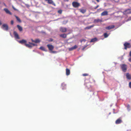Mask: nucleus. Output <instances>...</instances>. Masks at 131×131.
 Instances as JSON below:
<instances>
[{
	"instance_id": "1",
	"label": "nucleus",
	"mask_w": 131,
	"mask_h": 131,
	"mask_svg": "<svg viewBox=\"0 0 131 131\" xmlns=\"http://www.w3.org/2000/svg\"><path fill=\"white\" fill-rule=\"evenodd\" d=\"M120 66L122 71L124 72H126L127 69V66L125 64H123L120 65Z\"/></svg>"
},
{
	"instance_id": "2",
	"label": "nucleus",
	"mask_w": 131,
	"mask_h": 131,
	"mask_svg": "<svg viewBox=\"0 0 131 131\" xmlns=\"http://www.w3.org/2000/svg\"><path fill=\"white\" fill-rule=\"evenodd\" d=\"M72 5L73 7L77 8L80 6L79 3L76 2H73L72 3Z\"/></svg>"
},
{
	"instance_id": "3",
	"label": "nucleus",
	"mask_w": 131,
	"mask_h": 131,
	"mask_svg": "<svg viewBox=\"0 0 131 131\" xmlns=\"http://www.w3.org/2000/svg\"><path fill=\"white\" fill-rule=\"evenodd\" d=\"M124 49L126 50L127 48H130L131 47L130 44L128 42H126L124 44Z\"/></svg>"
},
{
	"instance_id": "4",
	"label": "nucleus",
	"mask_w": 131,
	"mask_h": 131,
	"mask_svg": "<svg viewBox=\"0 0 131 131\" xmlns=\"http://www.w3.org/2000/svg\"><path fill=\"white\" fill-rule=\"evenodd\" d=\"M2 28L4 30L7 31L8 29V25L6 24H4L2 26Z\"/></svg>"
},
{
	"instance_id": "5",
	"label": "nucleus",
	"mask_w": 131,
	"mask_h": 131,
	"mask_svg": "<svg viewBox=\"0 0 131 131\" xmlns=\"http://www.w3.org/2000/svg\"><path fill=\"white\" fill-rule=\"evenodd\" d=\"M122 122V121L121 117H120L116 120L115 123L116 124H118L121 123Z\"/></svg>"
},
{
	"instance_id": "6",
	"label": "nucleus",
	"mask_w": 131,
	"mask_h": 131,
	"mask_svg": "<svg viewBox=\"0 0 131 131\" xmlns=\"http://www.w3.org/2000/svg\"><path fill=\"white\" fill-rule=\"evenodd\" d=\"M13 34L14 35L15 38L17 39H20V37L17 33L16 31H14L13 32Z\"/></svg>"
},
{
	"instance_id": "7",
	"label": "nucleus",
	"mask_w": 131,
	"mask_h": 131,
	"mask_svg": "<svg viewBox=\"0 0 131 131\" xmlns=\"http://www.w3.org/2000/svg\"><path fill=\"white\" fill-rule=\"evenodd\" d=\"M46 1H47V3L49 4H52L54 6H56V5L52 0H45Z\"/></svg>"
},
{
	"instance_id": "8",
	"label": "nucleus",
	"mask_w": 131,
	"mask_h": 131,
	"mask_svg": "<svg viewBox=\"0 0 131 131\" xmlns=\"http://www.w3.org/2000/svg\"><path fill=\"white\" fill-rule=\"evenodd\" d=\"M47 46L49 50L51 51H52L54 48V46L48 44Z\"/></svg>"
},
{
	"instance_id": "9",
	"label": "nucleus",
	"mask_w": 131,
	"mask_h": 131,
	"mask_svg": "<svg viewBox=\"0 0 131 131\" xmlns=\"http://www.w3.org/2000/svg\"><path fill=\"white\" fill-rule=\"evenodd\" d=\"M60 30L62 32H65L67 31V29L66 28L61 27L60 28Z\"/></svg>"
},
{
	"instance_id": "10",
	"label": "nucleus",
	"mask_w": 131,
	"mask_h": 131,
	"mask_svg": "<svg viewBox=\"0 0 131 131\" xmlns=\"http://www.w3.org/2000/svg\"><path fill=\"white\" fill-rule=\"evenodd\" d=\"M4 10L7 14H8L10 15H12V13L7 8H5L4 9Z\"/></svg>"
},
{
	"instance_id": "11",
	"label": "nucleus",
	"mask_w": 131,
	"mask_h": 131,
	"mask_svg": "<svg viewBox=\"0 0 131 131\" xmlns=\"http://www.w3.org/2000/svg\"><path fill=\"white\" fill-rule=\"evenodd\" d=\"M114 27L115 26L114 25H112L111 26H110L106 27V28L107 29L110 30V29L114 28Z\"/></svg>"
},
{
	"instance_id": "12",
	"label": "nucleus",
	"mask_w": 131,
	"mask_h": 131,
	"mask_svg": "<svg viewBox=\"0 0 131 131\" xmlns=\"http://www.w3.org/2000/svg\"><path fill=\"white\" fill-rule=\"evenodd\" d=\"M108 12L107 11H105L103 12L101 14V15L102 16H104L105 15H108Z\"/></svg>"
},
{
	"instance_id": "13",
	"label": "nucleus",
	"mask_w": 131,
	"mask_h": 131,
	"mask_svg": "<svg viewBox=\"0 0 131 131\" xmlns=\"http://www.w3.org/2000/svg\"><path fill=\"white\" fill-rule=\"evenodd\" d=\"M70 70L66 68V74L67 75H70Z\"/></svg>"
},
{
	"instance_id": "14",
	"label": "nucleus",
	"mask_w": 131,
	"mask_h": 131,
	"mask_svg": "<svg viewBox=\"0 0 131 131\" xmlns=\"http://www.w3.org/2000/svg\"><path fill=\"white\" fill-rule=\"evenodd\" d=\"M126 76L128 80H130L131 79V76L129 73H127L126 74Z\"/></svg>"
},
{
	"instance_id": "15",
	"label": "nucleus",
	"mask_w": 131,
	"mask_h": 131,
	"mask_svg": "<svg viewBox=\"0 0 131 131\" xmlns=\"http://www.w3.org/2000/svg\"><path fill=\"white\" fill-rule=\"evenodd\" d=\"M19 42L21 44H23V43H26L27 42V41L24 39H23L22 40L19 41Z\"/></svg>"
},
{
	"instance_id": "16",
	"label": "nucleus",
	"mask_w": 131,
	"mask_h": 131,
	"mask_svg": "<svg viewBox=\"0 0 131 131\" xmlns=\"http://www.w3.org/2000/svg\"><path fill=\"white\" fill-rule=\"evenodd\" d=\"M61 86L63 90L66 89V85L65 83H62L61 84Z\"/></svg>"
},
{
	"instance_id": "17",
	"label": "nucleus",
	"mask_w": 131,
	"mask_h": 131,
	"mask_svg": "<svg viewBox=\"0 0 131 131\" xmlns=\"http://www.w3.org/2000/svg\"><path fill=\"white\" fill-rule=\"evenodd\" d=\"M124 12L125 14H129L131 13V12L130 9L126 10Z\"/></svg>"
},
{
	"instance_id": "18",
	"label": "nucleus",
	"mask_w": 131,
	"mask_h": 131,
	"mask_svg": "<svg viewBox=\"0 0 131 131\" xmlns=\"http://www.w3.org/2000/svg\"><path fill=\"white\" fill-rule=\"evenodd\" d=\"M79 10H80V12L83 14L84 13L86 12V10L85 9H79Z\"/></svg>"
},
{
	"instance_id": "19",
	"label": "nucleus",
	"mask_w": 131,
	"mask_h": 131,
	"mask_svg": "<svg viewBox=\"0 0 131 131\" xmlns=\"http://www.w3.org/2000/svg\"><path fill=\"white\" fill-rule=\"evenodd\" d=\"M17 27L20 31H22L23 30V28L21 27L19 25H17Z\"/></svg>"
},
{
	"instance_id": "20",
	"label": "nucleus",
	"mask_w": 131,
	"mask_h": 131,
	"mask_svg": "<svg viewBox=\"0 0 131 131\" xmlns=\"http://www.w3.org/2000/svg\"><path fill=\"white\" fill-rule=\"evenodd\" d=\"M60 36L63 38H65L67 37L66 34H64L60 35Z\"/></svg>"
},
{
	"instance_id": "21",
	"label": "nucleus",
	"mask_w": 131,
	"mask_h": 131,
	"mask_svg": "<svg viewBox=\"0 0 131 131\" xmlns=\"http://www.w3.org/2000/svg\"><path fill=\"white\" fill-rule=\"evenodd\" d=\"M25 45L26 47H27L29 48H31L32 47V46L31 45V44H28L26 43L25 44Z\"/></svg>"
},
{
	"instance_id": "22",
	"label": "nucleus",
	"mask_w": 131,
	"mask_h": 131,
	"mask_svg": "<svg viewBox=\"0 0 131 131\" xmlns=\"http://www.w3.org/2000/svg\"><path fill=\"white\" fill-rule=\"evenodd\" d=\"M97 40V38H95L92 39L90 41V42H95Z\"/></svg>"
},
{
	"instance_id": "23",
	"label": "nucleus",
	"mask_w": 131,
	"mask_h": 131,
	"mask_svg": "<svg viewBox=\"0 0 131 131\" xmlns=\"http://www.w3.org/2000/svg\"><path fill=\"white\" fill-rule=\"evenodd\" d=\"M93 26H88L87 27H86L84 28L85 29H90L91 28L93 27Z\"/></svg>"
},
{
	"instance_id": "24",
	"label": "nucleus",
	"mask_w": 131,
	"mask_h": 131,
	"mask_svg": "<svg viewBox=\"0 0 131 131\" xmlns=\"http://www.w3.org/2000/svg\"><path fill=\"white\" fill-rule=\"evenodd\" d=\"M15 17L17 20L20 23L21 22V21L20 19L17 16H15Z\"/></svg>"
},
{
	"instance_id": "25",
	"label": "nucleus",
	"mask_w": 131,
	"mask_h": 131,
	"mask_svg": "<svg viewBox=\"0 0 131 131\" xmlns=\"http://www.w3.org/2000/svg\"><path fill=\"white\" fill-rule=\"evenodd\" d=\"M40 42V40L39 39H36L35 40L34 42L36 43H39Z\"/></svg>"
},
{
	"instance_id": "26",
	"label": "nucleus",
	"mask_w": 131,
	"mask_h": 131,
	"mask_svg": "<svg viewBox=\"0 0 131 131\" xmlns=\"http://www.w3.org/2000/svg\"><path fill=\"white\" fill-rule=\"evenodd\" d=\"M108 35H108L106 33H105L104 34V36L105 38L107 37L108 36Z\"/></svg>"
},
{
	"instance_id": "27",
	"label": "nucleus",
	"mask_w": 131,
	"mask_h": 131,
	"mask_svg": "<svg viewBox=\"0 0 131 131\" xmlns=\"http://www.w3.org/2000/svg\"><path fill=\"white\" fill-rule=\"evenodd\" d=\"M40 49L43 51H46L45 48L43 47H41L40 48Z\"/></svg>"
},
{
	"instance_id": "28",
	"label": "nucleus",
	"mask_w": 131,
	"mask_h": 131,
	"mask_svg": "<svg viewBox=\"0 0 131 131\" xmlns=\"http://www.w3.org/2000/svg\"><path fill=\"white\" fill-rule=\"evenodd\" d=\"M58 13L60 14H61L62 13V10L61 9H60L58 10Z\"/></svg>"
},
{
	"instance_id": "29",
	"label": "nucleus",
	"mask_w": 131,
	"mask_h": 131,
	"mask_svg": "<svg viewBox=\"0 0 131 131\" xmlns=\"http://www.w3.org/2000/svg\"><path fill=\"white\" fill-rule=\"evenodd\" d=\"M29 44H31V45L32 46H37L36 44H34V43H31V42H29Z\"/></svg>"
},
{
	"instance_id": "30",
	"label": "nucleus",
	"mask_w": 131,
	"mask_h": 131,
	"mask_svg": "<svg viewBox=\"0 0 131 131\" xmlns=\"http://www.w3.org/2000/svg\"><path fill=\"white\" fill-rule=\"evenodd\" d=\"M53 40V39L51 38H50L49 39L47 40V41L49 42H52V41Z\"/></svg>"
},
{
	"instance_id": "31",
	"label": "nucleus",
	"mask_w": 131,
	"mask_h": 131,
	"mask_svg": "<svg viewBox=\"0 0 131 131\" xmlns=\"http://www.w3.org/2000/svg\"><path fill=\"white\" fill-rule=\"evenodd\" d=\"M74 49L73 47H72L71 48L69 49V50L70 51L73 50Z\"/></svg>"
},
{
	"instance_id": "32",
	"label": "nucleus",
	"mask_w": 131,
	"mask_h": 131,
	"mask_svg": "<svg viewBox=\"0 0 131 131\" xmlns=\"http://www.w3.org/2000/svg\"><path fill=\"white\" fill-rule=\"evenodd\" d=\"M73 47L74 49H76L78 47L76 45H75Z\"/></svg>"
},
{
	"instance_id": "33",
	"label": "nucleus",
	"mask_w": 131,
	"mask_h": 131,
	"mask_svg": "<svg viewBox=\"0 0 131 131\" xmlns=\"http://www.w3.org/2000/svg\"><path fill=\"white\" fill-rule=\"evenodd\" d=\"M88 74H87V73H84V74H82V75L83 76H88Z\"/></svg>"
},
{
	"instance_id": "34",
	"label": "nucleus",
	"mask_w": 131,
	"mask_h": 131,
	"mask_svg": "<svg viewBox=\"0 0 131 131\" xmlns=\"http://www.w3.org/2000/svg\"><path fill=\"white\" fill-rule=\"evenodd\" d=\"M86 41V40L84 39H83L81 40L80 41L81 42H82L83 41L85 42Z\"/></svg>"
},
{
	"instance_id": "35",
	"label": "nucleus",
	"mask_w": 131,
	"mask_h": 131,
	"mask_svg": "<svg viewBox=\"0 0 131 131\" xmlns=\"http://www.w3.org/2000/svg\"><path fill=\"white\" fill-rule=\"evenodd\" d=\"M129 87L131 88V82H129Z\"/></svg>"
},
{
	"instance_id": "36",
	"label": "nucleus",
	"mask_w": 131,
	"mask_h": 131,
	"mask_svg": "<svg viewBox=\"0 0 131 131\" xmlns=\"http://www.w3.org/2000/svg\"><path fill=\"white\" fill-rule=\"evenodd\" d=\"M100 21V20L99 19H95V21L97 22H99Z\"/></svg>"
},
{
	"instance_id": "37",
	"label": "nucleus",
	"mask_w": 131,
	"mask_h": 131,
	"mask_svg": "<svg viewBox=\"0 0 131 131\" xmlns=\"http://www.w3.org/2000/svg\"><path fill=\"white\" fill-rule=\"evenodd\" d=\"M14 24V21L13 20H12L11 21V24L12 25H13Z\"/></svg>"
},
{
	"instance_id": "38",
	"label": "nucleus",
	"mask_w": 131,
	"mask_h": 131,
	"mask_svg": "<svg viewBox=\"0 0 131 131\" xmlns=\"http://www.w3.org/2000/svg\"><path fill=\"white\" fill-rule=\"evenodd\" d=\"M99 7V5H97V6L96 7H95L94 8V9H96V8H97L98 7Z\"/></svg>"
},
{
	"instance_id": "39",
	"label": "nucleus",
	"mask_w": 131,
	"mask_h": 131,
	"mask_svg": "<svg viewBox=\"0 0 131 131\" xmlns=\"http://www.w3.org/2000/svg\"><path fill=\"white\" fill-rule=\"evenodd\" d=\"M115 2H119V0H113Z\"/></svg>"
},
{
	"instance_id": "40",
	"label": "nucleus",
	"mask_w": 131,
	"mask_h": 131,
	"mask_svg": "<svg viewBox=\"0 0 131 131\" xmlns=\"http://www.w3.org/2000/svg\"><path fill=\"white\" fill-rule=\"evenodd\" d=\"M13 9L15 10H17V9H16L13 6Z\"/></svg>"
},
{
	"instance_id": "41",
	"label": "nucleus",
	"mask_w": 131,
	"mask_h": 131,
	"mask_svg": "<svg viewBox=\"0 0 131 131\" xmlns=\"http://www.w3.org/2000/svg\"><path fill=\"white\" fill-rule=\"evenodd\" d=\"M127 107L128 108H129L130 107V106L129 105H127Z\"/></svg>"
},
{
	"instance_id": "42",
	"label": "nucleus",
	"mask_w": 131,
	"mask_h": 131,
	"mask_svg": "<svg viewBox=\"0 0 131 131\" xmlns=\"http://www.w3.org/2000/svg\"><path fill=\"white\" fill-rule=\"evenodd\" d=\"M31 40L32 42H34L35 40H33L32 39H31Z\"/></svg>"
},
{
	"instance_id": "43",
	"label": "nucleus",
	"mask_w": 131,
	"mask_h": 131,
	"mask_svg": "<svg viewBox=\"0 0 131 131\" xmlns=\"http://www.w3.org/2000/svg\"><path fill=\"white\" fill-rule=\"evenodd\" d=\"M128 60L130 62H131V58H129L128 59Z\"/></svg>"
},
{
	"instance_id": "44",
	"label": "nucleus",
	"mask_w": 131,
	"mask_h": 131,
	"mask_svg": "<svg viewBox=\"0 0 131 131\" xmlns=\"http://www.w3.org/2000/svg\"><path fill=\"white\" fill-rule=\"evenodd\" d=\"M86 47V46H85L84 47H83V49H82L83 50H84V49H85V48Z\"/></svg>"
},
{
	"instance_id": "45",
	"label": "nucleus",
	"mask_w": 131,
	"mask_h": 131,
	"mask_svg": "<svg viewBox=\"0 0 131 131\" xmlns=\"http://www.w3.org/2000/svg\"><path fill=\"white\" fill-rule=\"evenodd\" d=\"M64 1H68V0H63Z\"/></svg>"
},
{
	"instance_id": "46",
	"label": "nucleus",
	"mask_w": 131,
	"mask_h": 131,
	"mask_svg": "<svg viewBox=\"0 0 131 131\" xmlns=\"http://www.w3.org/2000/svg\"><path fill=\"white\" fill-rule=\"evenodd\" d=\"M96 0V1H97V2H99V1H100L99 0Z\"/></svg>"
},
{
	"instance_id": "47",
	"label": "nucleus",
	"mask_w": 131,
	"mask_h": 131,
	"mask_svg": "<svg viewBox=\"0 0 131 131\" xmlns=\"http://www.w3.org/2000/svg\"><path fill=\"white\" fill-rule=\"evenodd\" d=\"M2 24V23L0 21V25H1Z\"/></svg>"
},
{
	"instance_id": "48",
	"label": "nucleus",
	"mask_w": 131,
	"mask_h": 131,
	"mask_svg": "<svg viewBox=\"0 0 131 131\" xmlns=\"http://www.w3.org/2000/svg\"><path fill=\"white\" fill-rule=\"evenodd\" d=\"M52 52L53 53H54V51H53Z\"/></svg>"
}]
</instances>
